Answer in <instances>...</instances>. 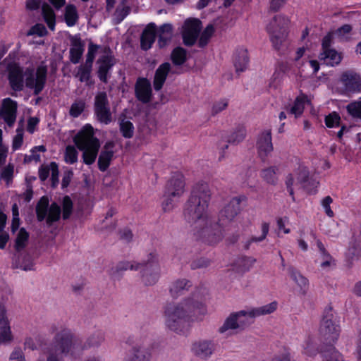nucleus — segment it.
Masks as SVG:
<instances>
[{"instance_id": "f257e3e1", "label": "nucleus", "mask_w": 361, "mask_h": 361, "mask_svg": "<svg viewBox=\"0 0 361 361\" xmlns=\"http://www.w3.org/2000/svg\"><path fill=\"white\" fill-rule=\"evenodd\" d=\"M211 199L209 185L203 181L192 188L184 209L185 219L194 222L193 235L197 241L214 246L224 238L223 224L208 216L207 209Z\"/></svg>"}, {"instance_id": "f03ea898", "label": "nucleus", "mask_w": 361, "mask_h": 361, "mask_svg": "<svg viewBox=\"0 0 361 361\" xmlns=\"http://www.w3.org/2000/svg\"><path fill=\"white\" fill-rule=\"evenodd\" d=\"M206 312L204 305L194 298L178 305L169 303L164 310L165 324L169 330L184 335L188 333L190 323L200 319L199 317L204 315Z\"/></svg>"}, {"instance_id": "7ed1b4c3", "label": "nucleus", "mask_w": 361, "mask_h": 361, "mask_svg": "<svg viewBox=\"0 0 361 361\" xmlns=\"http://www.w3.org/2000/svg\"><path fill=\"white\" fill-rule=\"evenodd\" d=\"M140 270L142 282L145 286L155 284L160 275V266L158 255L156 251L151 252L147 255V259L142 263L135 261H121L109 271V274L114 280H120L123 271L127 270Z\"/></svg>"}, {"instance_id": "20e7f679", "label": "nucleus", "mask_w": 361, "mask_h": 361, "mask_svg": "<svg viewBox=\"0 0 361 361\" xmlns=\"http://www.w3.org/2000/svg\"><path fill=\"white\" fill-rule=\"evenodd\" d=\"M75 344L72 331L64 329L56 334L52 343L47 344L42 342L39 348L47 356V361H63L64 356L75 353Z\"/></svg>"}, {"instance_id": "39448f33", "label": "nucleus", "mask_w": 361, "mask_h": 361, "mask_svg": "<svg viewBox=\"0 0 361 361\" xmlns=\"http://www.w3.org/2000/svg\"><path fill=\"white\" fill-rule=\"evenodd\" d=\"M73 142L75 147L82 152V162L86 165L93 164L98 156L100 141L94 136L92 125L85 124L75 135Z\"/></svg>"}, {"instance_id": "423d86ee", "label": "nucleus", "mask_w": 361, "mask_h": 361, "mask_svg": "<svg viewBox=\"0 0 361 361\" xmlns=\"http://www.w3.org/2000/svg\"><path fill=\"white\" fill-rule=\"evenodd\" d=\"M341 331L340 321L333 307L328 305L324 310L319 329L321 342L327 346L334 345L340 336Z\"/></svg>"}, {"instance_id": "0eeeda50", "label": "nucleus", "mask_w": 361, "mask_h": 361, "mask_svg": "<svg viewBox=\"0 0 361 361\" xmlns=\"http://www.w3.org/2000/svg\"><path fill=\"white\" fill-rule=\"evenodd\" d=\"M185 178L182 173L176 171L172 173L171 179L167 182L162 202V209L164 212L171 211L174 207L175 198H179L184 192Z\"/></svg>"}, {"instance_id": "6e6552de", "label": "nucleus", "mask_w": 361, "mask_h": 361, "mask_svg": "<svg viewBox=\"0 0 361 361\" xmlns=\"http://www.w3.org/2000/svg\"><path fill=\"white\" fill-rule=\"evenodd\" d=\"M289 22L287 17L276 15L267 27L272 46L278 51H280L282 44L287 37Z\"/></svg>"}, {"instance_id": "1a4fd4ad", "label": "nucleus", "mask_w": 361, "mask_h": 361, "mask_svg": "<svg viewBox=\"0 0 361 361\" xmlns=\"http://www.w3.org/2000/svg\"><path fill=\"white\" fill-rule=\"evenodd\" d=\"M29 74L25 78V86L33 90V94L39 95L44 89L47 80L48 67L44 62H42L35 70L33 74L32 69H27Z\"/></svg>"}, {"instance_id": "9d476101", "label": "nucleus", "mask_w": 361, "mask_h": 361, "mask_svg": "<svg viewBox=\"0 0 361 361\" xmlns=\"http://www.w3.org/2000/svg\"><path fill=\"white\" fill-rule=\"evenodd\" d=\"M94 111L97 119L102 123L109 124L112 121L109 102L106 92H98L94 97Z\"/></svg>"}, {"instance_id": "9b49d317", "label": "nucleus", "mask_w": 361, "mask_h": 361, "mask_svg": "<svg viewBox=\"0 0 361 361\" xmlns=\"http://www.w3.org/2000/svg\"><path fill=\"white\" fill-rule=\"evenodd\" d=\"M6 70L8 71V80L11 88L20 92L24 87L23 68L18 63H8Z\"/></svg>"}, {"instance_id": "f8f14e48", "label": "nucleus", "mask_w": 361, "mask_h": 361, "mask_svg": "<svg viewBox=\"0 0 361 361\" xmlns=\"http://www.w3.org/2000/svg\"><path fill=\"white\" fill-rule=\"evenodd\" d=\"M246 200L247 197L245 195L232 198L228 204L219 212V221H222L223 224L225 221H233L240 211V202Z\"/></svg>"}, {"instance_id": "ddd939ff", "label": "nucleus", "mask_w": 361, "mask_h": 361, "mask_svg": "<svg viewBox=\"0 0 361 361\" xmlns=\"http://www.w3.org/2000/svg\"><path fill=\"white\" fill-rule=\"evenodd\" d=\"M256 147L261 160L264 162L269 153L273 149L271 130L270 129L262 131L257 137Z\"/></svg>"}, {"instance_id": "4468645a", "label": "nucleus", "mask_w": 361, "mask_h": 361, "mask_svg": "<svg viewBox=\"0 0 361 361\" xmlns=\"http://www.w3.org/2000/svg\"><path fill=\"white\" fill-rule=\"evenodd\" d=\"M116 63L115 57L108 56H100L97 60L98 65L97 75L98 78L103 83H107L111 77V71Z\"/></svg>"}, {"instance_id": "2eb2a0df", "label": "nucleus", "mask_w": 361, "mask_h": 361, "mask_svg": "<svg viewBox=\"0 0 361 361\" xmlns=\"http://www.w3.org/2000/svg\"><path fill=\"white\" fill-rule=\"evenodd\" d=\"M135 96L143 104L149 103L152 97V89L150 81L144 77H139L135 84Z\"/></svg>"}, {"instance_id": "dca6fc26", "label": "nucleus", "mask_w": 361, "mask_h": 361, "mask_svg": "<svg viewBox=\"0 0 361 361\" xmlns=\"http://www.w3.org/2000/svg\"><path fill=\"white\" fill-rule=\"evenodd\" d=\"M17 110L18 103L16 101L9 97L3 99L0 116L9 127H12L16 122Z\"/></svg>"}, {"instance_id": "f3484780", "label": "nucleus", "mask_w": 361, "mask_h": 361, "mask_svg": "<svg viewBox=\"0 0 361 361\" xmlns=\"http://www.w3.org/2000/svg\"><path fill=\"white\" fill-rule=\"evenodd\" d=\"M246 317H248V313L245 310L231 313L226 318L223 325L219 328V333L223 334L228 330L236 329L246 325Z\"/></svg>"}, {"instance_id": "a211bd4d", "label": "nucleus", "mask_w": 361, "mask_h": 361, "mask_svg": "<svg viewBox=\"0 0 361 361\" xmlns=\"http://www.w3.org/2000/svg\"><path fill=\"white\" fill-rule=\"evenodd\" d=\"M340 81L344 87L343 92L345 93H355L361 91V78L356 73L353 71L343 73Z\"/></svg>"}, {"instance_id": "6ab92c4d", "label": "nucleus", "mask_w": 361, "mask_h": 361, "mask_svg": "<svg viewBox=\"0 0 361 361\" xmlns=\"http://www.w3.org/2000/svg\"><path fill=\"white\" fill-rule=\"evenodd\" d=\"M115 144L113 141H108L105 143L98 157V169L102 172L106 171L109 167L113 159L114 152L113 148Z\"/></svg>"}, {"instance_id": "aec40b11", "label": "nucleus", "mask_w": 361, "mask_h": 361, "mask_svg": "<svg viewBox=\"0 0 361 361\" xmlns=\"http://www.w3.org/2000/svg\"><path fill=\"white\" fill-rule=\"evenodd\" d=\"M157 27L154 23H149L140 36V48L144 51L150 49L156 40Z\"/></svg>"}, {"instance_id": "412c9836", "label": "nucleus", "mask_w": 361, "mask_h": 361, "mask_svg": "<svg viewBox=\"0 0 361 361\" xmlns=\"http://www.w3.org/2000/svg\"><path fill=\"white\" fill-rule=\"evenodd\" d=\"M70 61L77 64L80 62L84 52L85 44L82 42L80 35H75L71 37Z\"/></svg>"}, {"instance_id": "4be33fe9", "label": "nucleus", "mask_w": 361, "mask_h": 361, "mask_svg": "<svg viewBox=\"0 0 361 361\" xmlns=\"http://www.w3.org/2000/svg\"><path fill=\"white\" fill-rule=\"evenodd\" d=\"M0 344L8 343L12 341L9 322L6 316L5 307L0 304Z\"/></svg>"}, {"instance_id": "5701e85b", "label": "nucleus", "mask_w": 361, "mask_h": 361, "mask_svg": "<svg viewBox=\"0 0 361 361\" xmlns=\"http://www.w3.org/2000/svg\"><path fill=\"white\" fill-rule=\"evenodd\" d=\"M171 69V66L169 62L161 63L157 68L153 80V87L155 91H159L162 89Z\"/></svg>"}, {"instance_id": "b1692460", "label": "nucleus", "mask_w": 361, "mask_h": 361, "mask_svg": "<svg viewBox=\"0 0 361 361\" xmlns=\"http://www.w3.org/2000/svg\"><path fill=\"white\" fill-rule=\"evenodd\" d=\"M214 348V343L212 341H200L194 343L192 346L194 354L203 359L210 357Z\"/></svg>"}, {"instance_id": "393cba45", "label": "nucleus", "mask_w": 361, "mask_h": 361, "mask_svg": "<svg viewBox=\"0 0 361 361\" xmlns=\"http://www.w3.org/2000/svg\"><path fill=\"white\" fill-rule=\"evenodd\" d=\"M250 58L247 50L243 47H239L235 50L234 55V66L237 73L244 72L249 66Z\"/></svg>"}, {"instance_id": "a878e982", "label": "nucleus", "mask_w": 361, "mask_h": 361, "mask_svg": "<svg viewBox=\"0 0 361 361\" xmlns=\"http://www.w3.org/2000/svg\"><path fill=\"white\" fill-rule=\"evenodd\" d=\"M73 338L76 341L74 353H75V351H82L83 349L91 347H97L104 340V333L100 330L95 331L92 336H90L82 347L80 346V342L79 343L78 339H77L74 336Z\"/></svg>"}, {"instance_id": "bb28decb", "label": "nucleus", "mask_w": 361, "mask_h": 361, "mask_svg": "<svg viewBox=\"0 0 361 361\" xmlns=\"http://www.w3.org/2000/svg\"><path fill=\"white\" fill-rule=\"evenodd\" d=\"M173 33V27L169 23H165L157 29V45L160 49L164 48L171 41Z\"/></svg>"}, {"instance_id": "cd10ccee", "label": "nucleus", "mask_w": 361, "mask_h": 361, "mask_svg": "<svg viewBox=\"0 0 361 361\" xmlns=\"http://www.w3.org/2000/svg\"><path fill=\"white\" fill-rule=\"evenodd\" d=\"M319 59L329 66H334L340 63L342 59L341 54L334 49H329L323 51L319 56Z\"/></svg>"}, {"instance_id": "c85d7f7f", "label": "nucleus", "mask_w": 361, "mask_h": 361, "mask_svg": "<svg viewBox=\"0 0 361 361\" xmlns=\"http://www.w3.org/2000/svg\"><path fill=\"white\" fill-rule=\"evenodd\" d=\"M277 307L278 302L276 301H274L262 307L252 308L247 312L248 313V317L253 319L257 317L271 314L276 310Z\"/></svg>"}, {"instance_id": "c756f323", "label": "nucleus", "mask_w": 361, "mask_h": 361, "mask_svg": "<svg viewBox=\"0 0 361 361\" xmlns=\"http://www.w3.org/2000/svg\"><path fill=\"white\" fill-rule=\"evenodd\" d=\"M246 133L245 127L243 125L239 124L235 127L230 135L226 136V141L230 144L237 145L245 138Z\"/></svg>"}, {"instance_id": "7c9ffc66", "label": "nucleus", "mask_w": 361, "mask_h": 361, "mask_svg": "<svg viewBox=\"0 0 361 361\" xmlns=\"http://www.w3.org/2000/svg\"><path fill=\"white\" fill-rule=\"evenodd\" d=\"M192 286V282L187 279H178L173 283L170 288V293L173 298L183 295Z\"/></svg>"}, {"instance_id": "2f4dec72", "label": "nucleus", "mask_w": 361, "mask_h": 361, "mask_svg": "<svg viewBox=\"0 0 361 361\" xmlns=\"http://www.w3.org/2000/svg\"><path fill=\"white\" fill-rule=\"evenodd\" d=\"M49 208V202L47 196H42L35 207L37 220L42 222L46 219Z\"/></svg>"}, {"instance_id": "473e14b6", "label": "nucleus", "mask_w": 361, "mask_h": 361, "mask_svg": "<svg viewBox=\"0 0 361 361\" xmlns=\"http://www.w3.org/2000/svg\"><path fill=\"white\" fill-rule=\"evenodd\" d=\"M308 99L306 94H300L295 99L293 104L290 108L288 113L293 114L295 118L300 117L303 114L305 105Z\"/></svg>"}, {"instance_id": "72a5a7b5", "label": "nucleus", "mask_w": 361, "mask_h": 361, "mask_svg": "<svg viewBox=\"0 0 361 361\" xmlns=\"http://www.w3.org/2000/svg\"><path fill=\"white\" fill-rule=\"evenodd\" d=\"M42 15L48 27L54 30L56 25V14L51 6L47 3L42 5Z\"/></svg>"}, {"instance_id": "f704fd0d", "label": "nucleus", "mask_w": 361, "mask_h": 361, "mask_svg": "<svg viewBox=\"0 0 361 361\" xmlns=\"http://www.w3.org/2000/svg\"><path fill=\"white\" fill-rule=\"evenodd\" d=\"M269 224L267 222H262L261 225V235L259 236H251L248 240H247L243 245V247L245 250H248L250 247V245L253 243H260L264 240L269 233Z\"/></svg>"}, {"instance_id": "c9c22d12", "label": "nucleus", "mask_w": 361, "mask_h": 361, "mask_svg": "<svg viewBox=\"0 0 361 361\" xmlns=\"http://www.w3.org/2000/svg\"><path fill=\"white\" fill-rule=\"evenodd\" d=\"M188 59L187 51L181 47H175L171 54V60L174 66H182Z\"/></svg>"}, {"instance_id": "e433bc0d", "label": "nucleus", "mask_w": 361, "mask_h": 361, "mask_svg": "<svg viewBox=\"0 0 361 361\" xmlns=\"http://www.w3.org/2000/svg\"><path fill=\"white\" fill-rule=\"evenodd\" d=\"M61 214V207L55 202H52L49 208L48 214L46 218V223L49 226L60 220Z\"/></svg>"}, {"instance_id": "4c0bfd02", "label": "nucleus", "mask_w": 361, "mask_h": 361, "mask_svg": "<svg viewBox=\"0 0 361 361\" xmlns=\"http://www.w3.org/2000/svg\"><path fill=\"white\" fill-rule=\"evenodd\" d=\"M79 18L76 7L73 4H68L65 8L64 20L68 27L74 26Z\"/></svg>"}, {"instance_id": "58836bf2", "label": "nucleus", "mask_w": 361, "mask_h": 361, "mask_svg": "<svg viewBox=\"0 0 361 361\" xmlns=\"http://www.w3.org/2000/svg\"><path fill=\"white\" fill-rule=\"evenodd\" d=\"M131 355H128L123 361H149L150 354L140 347H133Z\"/></svg>"}, {"instance_id": "ea45409f", "label": "nucleus", "mask_w": 361, "mask_h": 361, "mask_svg": "<svg viewBox=\"0 0 361 361\" xmlns=\"http://www.w3.org/2000/svg\"><path fill=\"white\" fill-rule=\"evenodd\" d=\"M279 168L277 166H270L261 171V176L267 183L276 185L278 181L277 173Z\"/></svg>"}, {"instance_id": "a19ab883", "label": "nucleus", "mask_w": 361, "mask_h": 361, "mask_svg": "<svg viewBox=\"0 0 361 361\" xmlns=\"http://www.w3.org/2000/svg\"><path fill=\"white\" fill-rule=\"evenodd\" d=\"M288 271L290 276V278L297 283L298 286L305 291V290L308 287V279L302 276L298 271H297L294 267H290L288 269Z\"/></svg>"}, {"instance_id": "79ce46f5", "label": "nucleus", "mask_w": 361, "mask_h": 361, "mask_svg": "<svg viewBox=\"0 0 361 361\" xmlns=\"http://www.w3.org/2000/svg\"><path fill=\"white\" fill-rule=\"evenodd\" d=\"M119 130L122 136L126 139L132 138L134 135V126L130 121L119 118Z\"/></svg>"}, {"instance_id": "37998d69", "label": "nucleus", "mask_w": 361, "mask_h": 361, "mask_svg": "<svg viewBox=\"0 0 361 361\" xmlns=\"http://www.w3.org/2000/svg\"><path fill=\"white\" fill-rule=\"evenodd\" d=\"M256 262L255 259L251 257L241 256L235 262L238 271H248Z\"/></svg>"}, {"instance_id": "c03bdc74", "label": "nucleus", "mask_w": 361, "mask_h": 361, "mask_svg": "<svg viewBox=\"0 0 361 361\" xmlns=\"http://www.w3.org/2000/svg\"><path fill=\"white\" fill-rule=\"evenodd\" d=\"M29 239V233L25 228H20L15 240V249L16 251L23 250Z\"/></svg>"}, {"instance_id": "a18cd8bd", "label": "nucleus", "mask_w": 361, "mask_h": 361, "mask_svg": "<svg viewBox=\"0 0 361 361\" xmlns=\"http://www.w3.org/2000/svg\"><path fill=\"white\" fill-rule=\"evenodd\" d=\"M92 66L83 63L78 67V72L75 75L76 78L81 82H87L91 78V73Z\"/></svg>"}, {"instance_id": "49530a36", "label": "nucleus", "mask_w": 361, "mask_h": 361, "mask_svg": "<svg viewBox=\"0 0 361 361\" xmlns=\"http://www.w3.org/2000/svg\"><path fill=\"white\" fill-rule=\"evenodd\" d=\"M73 210V202L68 195H65L62 200V217L63 220L70 218Z\"/></svg>"}, {"instance_id": "de8ad7c7", "label": "nucleus", "mask_w": 361, "mask_h": 361, "mask_svg": "<svg viewBox=\"0 0 361 361\" xmlns=\"http://www.w3.org/2000/svg\"><path fill=\"white\" fill-rule=\"evenodd\" d=\"M214 32V26L212 25H208L200 35L198 40V47L200 48H204L208 44Z\"/></svg>"}, {"instance_id": "09e8293b", "label": "nucleus", "mask_w": 361, "mask_h": 361, "mask_svg": "<svg viewBox=\"0 0 361 361\" xmlns=\"http://www.w3.org/2000/svg\"><path fill=\"white\" fill-rule=\"evenodd\" d=\"M346 111L353 118L361 119V100L349 103L346 106Z\"/></svg>"}, {"instance_id": "8fccbe9b", "label": "nucleus", "mask_w": 361, "mask_h": 361, "mask_svg": "<svg viewBox=\"0 0 361 361\" xmlns=\"http://www.w3.org/2000/svg\"><path fill=\"white\" fill-rule=\"evenodd\" d=\"M184 30H187L196 34H200L201 30V21L197 18H190L185 20Z\"/></svg>"}, {"instance_id": "3c124183", "label": "nucleus", "mask_w": 361, "mask_h": 361, "mask_svg": "<svg viewBox=\"0 0 361 361\" xmlns=\"http://www.w3.org/2000/svg\"><path fill=\"white\" fill-rule=\"evenodd\" d=\"M78 152L75 147L68 145L66 147L64 159L69 164H73L78 161Z\"/></svg>"}, {"instance_id": "603ef678", "label": "nucleus", "mask_w": 361, "mask_h": 361, "mask_svg": "<svg viewBox=\"0 0 361 361\" xmlns=\"http://www.w3.org/2000/svg\"><path fill=\"white\" fill-rule=\"evenodd\" d=\"M99 48V45L95 44L92 42H90L88 44V50L86 54L85 62L84 63L92 66L96 54Z\"/></svg>"}, {"instance_id": "864d4df0", "label": "nucleus", "mask_w": 361, "mask_h": 361, "mask_svg": "<svg viewBox=\"0 0 361 361\" xmlns=\"http://www.w3.org/2000/svg\"><path fill=\"white\" fill-rule=\"evenodd\" d=\"M85 103L82 100L73 102L70 108L69 114L73 118H78L85 110Z\"/></svg>"}, {"instance_id": "5fc2aeb1", "label": "nucleus", "mask_w": 361, "mask_h": 361, "mask_svg": "<svg viewBox=\"0 0 361 361\" xmlns=\"http://www.w3.org/2000/svg\"><path fill=\"white\" fill-rule=\"evenodd\" d=\"M340 121L341 117L339 114L336 111H333L329 115L326 116L324 119L325 125L329 128L338 126Z\"/></svg>"}, {"instance_id": "6e6d98bb", "label": "nucleus", "mask_w": 361, "mask_h": 361, "mask_svg": "<svg viewBox=\"0 0 361 361\" xmlns=\"http://www.w3.org/2000/svg\"><path fill=\"white\" fill-rule=\"evenodd\" d=\"M296 176L298 183L302 185L304 183H305L310 178V172L308 168L305 166L300 165L297 169Z\"/></svg>"}, {"instance_id": "4d7b16f0", "label": "nucleus", "mask_w": 361, "mask_h": 361, "mask_svg": "<svg viewBox=\"0 0 361 361\" xmlns=\"http://www.w3.org/2000/svg\"><path fill=\"white\" fill-rule=\"evenodd\" d=\"M13 178V166L8 164L2 169L0 173V178L6 182L7 185H9Z\"/></svg>"}, {"instance_id": "13d9d810", "label": "nucleus", "mask_w": 361, "mask_h": 361, "mask_svg": "<svg viewBox=\"0 0 361 361\" xmlns=\"http://www.w3.org/2000/svg\"><path fill=\"white\" fill-rule=\"evenodd\" d=\"M198 36L199 34H196L183 30L182 34L183 44L188 47H191L194 45L197 41Z\"/></svg>"}, {"instance_id": "bf43d9fd", "label": "nucleus", "mask_w": 361, "mask_h": 361, "mask_svg": "<svg viewBox=\"0 0 361 361\" xmlns=\"http://www.w3.org/2000/svg\"><path fill=\"white\" fill-rule=\"evenodd\" d=\"M319 183L316 179L310 177L308 180L302 185V187L307 191V193L314 195L317 192V187Z\"/></svg>"}, {"instance_id": "052dcab7", "label": "nucleus", "mask_w": 361, "mask_h": 361, "mask_svg": "<svg viewBox=\"0 0 361 361\" xmlns=\"http://www.w3.org/2000/svg\"><path fill=\"white\" fill-rule=\"evenodd\" d=\"M211 264V260L207 257H200L194 259L190 263L192 269L206 268Z\"/></svg>"}, {"instance_id": "680f3d73", "label": "nucleus", "mask_w": 361, "mask_h": 361, "mask_svg": "<svg viewBox=\"0 0 361 361\" xmlns=\"http://www.w3.org/2000/svg\"><path fill=\"white\" fill-rule=\"evenodd\" d=\"M130 8L128 6L116 10V20L117 23H121L130 13Z\"/></svg>"}, {"instance_id": "e2e57ef3", "label": "nucleus", "mask_w": 361, "mask_h": 361, "mask_svg": "<svg viewBox=\"0 0 361 361\" xmlns=\"http://www.w3.org/2000/svg\"><path fill=\"white\" fill-rule=\"evenodd\" d=\"M51 186L55 188L59 184V166L58 164L55 161L51 162Z\"/></svg>"}, {"instance_id": "0e129e2a", "label": "nucleus", "mask_w": 361, "mask_h": 361, "mask_svg": "<svg viewBox=\"0 0 361 361\" xmlns=\"http://www.w3.org/2000/svg\"><path fill=\"white\" fill-rule=\"evenodd\" d=\"M47 30L45 26L41 23H37L35 25L32 26L30 31L29 35H37L39 37H44L47 35Z\"/></svg>"}, {"instance_id": "69168bd1", "label": "nucleus", "mask_w": 361, "mask_h": 361, "mask_svg": "<svg viewBox=\"0 0 361 361\" xmlns=\"http://www.w3.org/2000/svg\"><path fill=\"white\" fill-rule=\"evenodd\" d=\"M228 105V101L226 99H221L215 102L212 106V114L213 116L224 110Z\"/></svg>"}, {"instance_id": "338daca9", "label": "nucleus", "mask_w": 361, "mask_h": 361, "mask_svg": "<svg viewBox=\"0 0 361 361\" xmlns=\"http://www.w3.org/2000/svg\"><path fill=\"white\" fill-rule=\"evenodd\" d=\"M333 202V199L330 196H326L322 201V205L324 209L326 214L329 217H333L334 213L331 209V204Z\"/></svg>"}, {"instance_id": "774afa93", "label": "nucleus", "mask_w": 361, "mask_h": 361, "mask_svg": "<svg viewBox=\"0 0 361 361\" xmlns=\"http://www.w3.org/2000/svg\"><path fill=\"white\" fill-rule=\"evenodd\" d=\"M50 172L51 173V163L49 165H41L38 171L40 180L42 182L45 181L48 178Z\"/></svg>"}]
</instances>
